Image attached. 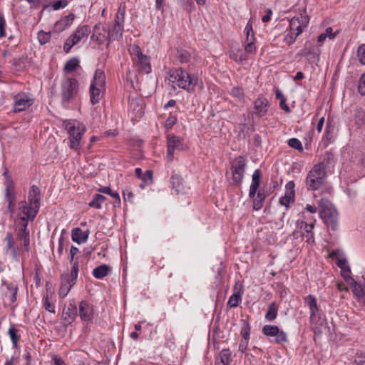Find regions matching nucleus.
<instances>
[{
	"label": "nucleus",
	"instance_id": "f257e3e1",
	"mask_svg": "<svg viewBox=\"0 0 365 365\" xmlns=\"http://www.w3.org/2000/svg\"><path fill=\"white\" fill-rule=\"evenodd\" d=\"M319 215L324 223L335 231L339 227V212L334 205L327 198H322L319 202Z\"/></svg>",
	"mask_w": 365,
	"mask_h": 365
},
{
	"label": "nucleus",
	"instance_id": "f03ea898",
	"mask_svg": "<svg viewBox=\"0 0 365 365\" xmlns=\"http://www.w3.org/2000/svg\"><path fill=\"white\" fill-rule=\"evenodd\" d=\"M289 30L284 36V42L287 45L292 44L297 38L302 33L303 30L307 27L309 22V17L306 14H300L299 16L292 17L288 21Z\"/></svg>",
	"mask_w": 365,
	"mask_h": 365
},
{
	"label": "nucleus",
	"instance_id": "7ed1b4c3",
	"mask_svg": "<svg viewBox=\"0 0 365 365\" xmlns=\"http://www.w3.org/2000/svg\"><path fill=\"white\" fill-rule=\"evenodd\" d=\"M169 81L179 88L188 92H193L197 83V78L189 74L182 68H172L169 71Z\"/></svg>",
	"mask_w": 365,
	"mask_h": 365
},
{
	"label": "nucleus",
	"instance_id": "20e7f679",
	"mask_svg": "<svg viewBox=\"0 0 365 365\" xmlns=\"http://www.w3.org/2000/svg\"><path fill=\"white\" fill-rule=\"evenodd\" d=\"M63 125L69 134L70 148L79 151L81 147V139L86 132L85 125L73 120H64Z\"/></svg>",
	"mask_w": 365,
	"mask_h": 365
},
{
	"label": "nucleus",
	"instance_id": "39448f33",
	"mask_svg": "<svg viewBox=\"0 0 365 365\" xmlns=\"http://www.w3.org/2000/svg\"><path fill=\"white\" fill-rule=\"evenodd\" d=\"M106 89V75L103 70L96 69L90 85L89 96L92 105L99 103Z\"/></svg>",
	"mask_w": 365,
	"mask_h": 365
},
{
	"label": "nucleus",
	"instance_id": "423d86ee",
	"mask_svg": "<svg viewBox=\"0 0 365 365\" xmlns=\"http://www.w3.org/2000/svg\"><path fill=\"white\" fill-rule=\"evenodd\" d=\"M324 163H319L308 173L305 184L309 190H317L325 182L327 173L324 170Z\"/></svg>",
	"mask_w": 365,
	"mask_h": 365
},
{
	"label": "nucleus",
	"instance_id": "0eeeda50",
	"mask_svg": "<svg viewBox=\"0 0 365 365\" xmlns=\"http://www.w3.org/2000/svg\"><path fill=\"white\" fill-rule=\"evenodd\" d=\"M302 219L297 221V229L301 234V236L305 239V242L309 245L314 242L313 229L314 227L315 220L313 217L305 216L304 211L301 213Z\"/></svg>",
	"mask_w": 365,
	"mask_h": 365
},
{
	"label": "nucleus",
	"instance_id": "6e6552de",
	"mask_svg": "<svg viewBox=\"0 0 365 365\" xmlns=\"http://www.w3.org/2000/svg\"><path fill=\"white\" fill-rule=\"evenodd\" d=\"M78 82L74 78H67L61 83L63 103H69L78 93Z\"/></svg>",
	"mask_w": 365,
	"mask_h": 365
},
{
	"label": "nucleus",
	"instance_id": "1a4fd4ad",
	"mask_svg": "<svg viewBox=\"0 0 365 365\" xmlns=\"http://www.w3.org/2000/svg\"><path fill=\"white\" fill-rule=\"evenodd\" d=\"M246 165V158L241 155L235 158L232 160L231 164V173L232 180H233L234 183L237 185L242 183L245 172Z\"/></svg>",
	"mask_w": 365,
	"mask_h": 365
},
{
	"label": "nucleus",
	"instance_id": "9d476101",
	"mask_svg": "<svg viewBox=\"0 0 365 365\" xmlns=\"http://www.w3.org/2000/svg\"><path fill=\"white\" fill-rule=\"evenodd\" d=\"M187 146L184 143L182 138L175 135H167V158L171 162L174 158L175 150H185Z\"/></svg>",
	"mask_w": 365,
	"mask_h": 365
},
{
	"label": "nucleus",
	"instance_id": "9b49d317",
	"mask_svg": "<svg viewBox=\"0 0 365 365\" xmlns=\"http://www.w3.org/2000/svg\"><path fill=\"white\" fill-rule=\"evenodd\" d=\"M14 111L21 112L31 106L34 101L30 96L25 93H20L14 96Z\"/></svg>",
	"mask_w": 365,
	"mask_h": 365
},
{
	"label": "nucleus",
	"instance_id": "f8f14e48",
	"mask_svg": "<svg viewBox=\"0 0 365 365\" xmlns=\"http://www.w3.org/2000/svg\"><path fill=\"white\" fill-rule=\"evenodd\" d=\"M5 242V252L9 255L14 260L19 259L18 245L16 244L14 238L11 232H6L4 238Z\"/></svg>",
	"mask_w": 365,
	"mask_h": 365
},
{
	"label": "nucleus",
	"instance_id": "ddd939ff",
	"mask_svg": "<svg viewBox=\"0 0 365 365\" xmlns=\"http://www.w3.org/2000/svg\"><path fill=\"white\" fill-rule=\"evenodd\" d=\"M91 38L92 41H96L99 45L103 44L107 40L109 42L110 41L108 31L101 24L95 25Z\"/></svg>",
	"mask_w": 365,
	"mask_h": 365
},
{
	"label": "nucleus",
	"instance_id": "4468645a",
	"mask_svg": "<svg viewBox=\"0 0 365 365\" xmlns=\"http://www.w3.org/2000/svg\"><path fill=\"white\" fill-rule=\"evenodd\" d=\"M304 302L309 309L311 323L312 324H317L319 308L316 297L312 294H309L304 297Z\"/></svg>",
	"mask_w": 365,
	"mask_h": 365
},
{
	"label": "nucleus",
	"instance_id": "2eb2a0df",
	"mask_svg": "<svg viewBox=\"0 0 365 365\" xmlns=\"http://www.w3.org/2000/svg\"><path fill=\"white\" fill-rule=\"evenodd\" d=\"M294 183L293 181H289L286 184L284 195L279 198V203L287 208L289 203L294 202Z\"/></svg>",
	"mask_w": 365,
	"mask_h": 365
},
{
	"label": "nucleus",
	"instance_id": "dca6fc26",
	"mask_svg": "<svg viewBox=\"0 0 365 365\" xmlns=\"http://www.w3.org/2000/svg\"><path fill=\"white\" fill-rule=\"evenodd\" d=\"M19 210L24 214L26 219L30 220L31 222L34 221L38 212V210L34 207L29 205V202L26 200H22L19 202Z\"/></svg>",
	"mask_w": 365,
	"mask_h": 365
},
{
	"label": "nucleus",
	"instance_id": "f3484780",
	"mask_svg": "<svg viewBox=\"0 0 365 365\" xmlns=\"http://www.w3.org/2000/svg\"><path fill=\"white\" fill-rule=\"evenodd\" d=\"M78 314L77 307L75 304L70 303L65 307L62 313V319L66 326L71 324Z\"/></svg>",
	"mask_w": 365,
	"mask_h": 365
},
{
	"label": "nucleus",
	"instance_id": "a211bd4d",
	"mask_svg": "<svg viewBox=\"0 0 365 365\" xmlns=\"http://www.w3.org/2000/svg\"><path fill=\"white\" fill-rule=\"evenodd\" d=\"M6 291L4 293V299L5 304L11 305L17 299L18 287L13 283L5 284Z\"/></svg>",
	"mask_w": 365,
	"mask_h": 365
},
{
	"label": "nucleus",
	"instance_id": "6ab92c4d",
	"mask_svg": "<svg viewBox=\"0 0 365 365\" xmlns=\"http://www.w3.org/2000/svg\"><path fill=\"white\" fill-rule=\"evenodd\" d=\"M41 201V191L36 185H32L28 194V202L31 206L39 210Z\"/></svg>",
	"mask_w": 365,
	"mask_h": 365
},
{
	"label": "nucleus",
	"instance_id": "aec40b11",
	"mask_svg": "<svg viewBox=\"0 0 365 365\" xmlns=\"http://www.w3.org/2000/svg\"><path fill=\"white\" fill-rule=\"evenodd\" d=\"M91 33L90 28L88 25H83L78 27L75 33L68 38L75 45L79 43L82 39L87 38Z\"/></svg>",
	"mask_w": 365,
	"mask_h": 365
},
{
	"label": "nucleus",
	"instance_id": "412c9836",
	"mask_svg": "<svg viewBox=\"0 0 365 365\" xmlns=\"http://www.w3.org/2000/svg\"><path fill=\"white\" fill-rule=\"evenodd\" d=\"M79 316L83 321H90L93 318V307L86 301L79 304Z\"/></svg>",
	"mask_w": 365,
	"mask_h": 365
},
{
	"label": "nucleus",
	"instance_id": "4be33fe9",
	"mask_svg": "<svg viewBox=\"0 0 365 365\" xmlns=\"http://www.w3.org/2000/svg\"><path fill=\"white\" fill-rule=\"evenodd\" d=\"M329 257L336 260V265L341 270L349 267L348 262L343 253L339 250H334L329 254Z\"/></svg>",
	"mask_w": 365,
	"mask_h": 365
},
{
	"label": "nucleus",
	"instance_id": "5701e85b",
	"mask_svg": "<svg viewBox=\"0 0 365 365\" xmlns=\"http://www.w3.org/2000/svg\"><path fill=\"white\" fill-rule=\"evenodd\" d=\"M269 106L268 101L263 96H259L254 101L255 113L262 116L267 111Z\"/></svg>",
	"mask_w": 365,
	"mask_h": 365
},
{
	"label": "nucleus",
	"instance_id": "b1692460",
	"mask_svg": "<svg viewBox=\"0 0 365 365\" xmlns=\"http://www.w3.org/2000/svg\"><path fill=\"white\" fill-rule=\"evenodd\" d=\"M172 189L177 194H183L186 191V187L184 185L183 178L179 175H173L170 178Z\"/></svg>",
	"mask_w": 365,
	"mask_h": 365
},
{
	"label": "nucleus",
	"instance_id": "393cba45",
	"mask_svg": "<svg viewBox=\"0 0 365 365\" xmlns=\"http://www.w3.org/2000/svg\"><path fill=\"white\" fill-rule=\"evenodd\" d=\"M262 173L259 169H257L254 171L252 176V182L250 187L249 197H253L257 193V191H259V187L260 184V178H261Z\"/></svg>",
	"mask_w": 365,
	"mask_h": 365
},
{
	"label": "nucleus",
	"instance_id": "a878e982",
	"mask_svg": "<svg viewBox=\"0 0 365 365\" xmlns=\"http://www.w3.org/2000/svg\"><path fill=\"white\" fill-rule=\"evenodd\" d=\"M234 289V294L230 297L227 302V306L230 307H237L242 300V295L243 294L242 286L240 285V287L237 289V283H236Z\"/></svg>",
	"mask_w": 365,
	"mask_h": 365
},
{
	"label": "nucleus",
	"instance_id": "bb28decb",
	"mask_svg": "<svg viewBox=\"0 0 365 365\" xmlns=\"http://www.w3.org/2000/svg\"><path fill=\"white\" fill-rule=\"evenodd\" d=\"M72 282L68 276H61V284L58 292L59 297L64 298L67 296L71 287L75 284Z\"/></svg>",
	"mask_w": 365,
	"mask_h": 365
},
{
	"label": "nucleus",
	"instance_id": "cd10ccee",
	"mask_svg": "<svg viewBox=\"0 0 365 365\" xmlns=\"http://www.w3.org/2000/svg\"><path fill=\"white\" fill-rule=\"evenodd\" d=\"M5 200H16L15 186L11 178H9L5 182Z\"/></svg>",
	"mask_w": 365,
	"mask_h": 365
},
{
	"label": "nucleus",
	"instance_id": "c85d7f7f",
	"mask_svg": "<svg viewBox=\"0 0 365 365\" xmlns=\"http://www.w3.org/2000/svg\"><path fill=\"white\" fill-rule=\"evenodd\" d=\"M110 41L121 37L123 33V25L115 22L113 26L108 31Z\"/></svg>",
	"mask_w": 365,
	"mask_h": 365
},
{
	"label": "nucleus",
	"instance_id": "c756f323",
	"mask_svg": "<svg viewBox=\"0 0 365 365\" xmlns=\"http://www.w3.org/2000/svg\"><path fill=\"white\" fill-rule=\"evenodd\" d=\"M265 197L266 194L262 190H259L257 194H255L253 197H250L253 200V208L255 210H259L262 207Z\"/></svg>",
	"mask_w": 365,
	"mask_h": 365
},
{
	"label": "nucleus",
	"instance_id": "7c9ffc66",
	"mask_svg": "<svg viewBox=\"0 0 365 365\" xmlns=\"http://www.w3.org/2000/svg\"><path fill=\"white\" fill-rule=\"evenodd\" d=\"M139 69L148 74L151 72V66L149 58L146 55H143L142 58H138Z\"/></svg>",
	"mask_w": 365,
	"mask_h": 365
},
{
	"label": "nucleus",
	"instance_id": "2f4dec72",
	"mask_svg": "<svg viewBox=\"0 0 365 365\" xmlns=\"http://www.w3.org/2000/svg\"><path fill=\"white\" fill-rule=\"evenodd\" d=\"M110 270V266H108L106 264H101V265L96 267L93 270V275L96 279H102L108 274V273L109 272Z\"/></svg>",
	"mask_w": 365,
	"mask_h": 365
},
{
	"label": "nucleus",
	"instance_id": "473e14b6",
	"mask_svg": "<svg viewBox=\"0 0 365 365\" xmlns=\"http://www.w3.org/2000/svg\"><path fill=\"white\" fill-rule=\"evenodd\" d=\"M75 19L73 14H69L66 16L63 19L56 22V27L58 29L63 30L68 26H70Z\"/></svg>",
	"mask_w": 365,
	"mask_h": 365
},
{
	"label": "nucleus",
	"instance_id": "72a5a7b5",
	"mask_svg": "<svg viewBox=\"0 0 365 365\" xmlns=\"http://www.w3.org/2000/svg\"><path fill=\"white\" fill-rule=\"evenodd\" d=\"M8 334L11 340L13 347L16 349L18 346V341L21 337L19 334V330L16 329L14 324H11L9 329Z\"/></svg>",
	"mask_w": 365,
	"mask_h": 365
},
{
	"label": "nucleus",
	"instance_id": "f704fd0d",
	"mask_svg": "<svg viewBox=\"0 0 365 365\" xmlns=\"http://www.w3.org/2000/svg\"><path fill=\"white\" fill-rule=\"evenodd\" d=\"M275 98L279 100V108L286 113H290L291 110L287 104V98L283 95L281 91L275 90Z\"/></svg>",
	"mask_w": 365,
	"mask_h": 365
},
{
	"label": "nucleus",
	"instance_id": "c9c22d12",
	"mask_svg": "<svg viewBox=\"0 0 365 365\" xmlns=\"http://www.w3.org/2000/svg\"><path fill=\"white\" fill-rule=\"evenodd\" d=\"M27 59L26 57H20L12 59L11 66L12 68L15 71H19L24 69L26 66Z\"/></svg>",
	"mask_w": 365,
	"mask_h": 365
},
{
	"label": "nucleus",
	"instance_id": "e433bc0d",
	"mask_svg": "<svg viewBox=\"0 0 365 365\" xmlns=\"http://www.w3.org/2000/svg\"><path fill=\"white\" fill-rule=\"evenodd\" d=\"M106 197L101 194H95L93 200L89 202L88 205L91 207L96 209H101L102 204L106 201Z\"/></svg>",
	"mask_w": 365,
	"mask_h": 365
},
{
	"label": "nucleus",
	"instance_id": "4c0bfd02",
	"mask_svg": "<svg viewBox=\"0 0 365 365\" xmlns=\"http://www.w3.org/2000/svg\"><path fill=\"white\" fill-rule=\"evenodd\" d=\"M230 355L231 352L229 349H222L215 361L220 364L230 365L231 362Z\"/></svg>",
	"mask_w": 365,
	"mask_h": 365
},
{
	"label": "nucleus",
	"instance_id": "58836bf2",
	"mask_svg": "<svg viewBox=\"0 0 365 365\" xmlns=\"http://www.w3.org/2000/svg\"><path fill=\"white\" fill-rule=\"evenodd\" d=\"M355 125L358 128L365 124V111L361 108L356 109L354 114Z\"/></svg>",
	"mask_w": 365,
	"mask_h": 365
},
{
	"label": "nucleus",
	"instance_id": "ea45409f",
	"mask_svg": "<svg viewBox=\"0 0 365 365\" xmlns=\"http://www.w3.org/2000/svg\"><path fill=\"white\" fill-rule=\"evenodd\" d=\"M230 94L239 103L245 101V93L243 89L239 86L233 87L231 90Z\"/></svg>",
	"mask_w": 365,
	"mask_h": 365
},
{
	"label": "nucleus",
	"instance_id": "a19ab883",
	"mask_svg": "<svg viewBox=\"0 0 365 365\" xmlns=\"http://www.w3.org/2000/svg\"><path fill=\"white\" fill-rule=\"evenodd\" d=\"M245 31L246 33V42L250 43L252 41V43H255V37L252 29V22L251 19L248 21Z\"/></svg>",
	"mask_w": 365,
	"mask_h": 365
},
{
	"label": "nucleus",
	"instance_id": "79ce46f5",
	"mask_svg": "<svg viewBox=\"0 0 365 365\" xmlns=\"http://www.w3.org/2000/svg\"><path fill=\"white\" fill-rule=\"evenodd\" d=\"M78 66L79 60L77 58H72L66 62L64 70L67 73H72L76 71Z\"/></svg>",
	"mask_w": 365,
	"mask_h": 365
},
{
	"label": "nucleus",
	"instance_id": "37998d69",
	"mask_svg": "<svg viewBox=\"0 0 365 365\" xmlns=\"http://www.w3.org/2000/svg\"><path fill=\"white\" fill-rule=\"evenodd\" d=\"M336 33H333V30L331 27H328L326 29L325 31L321 34L318 36V42L322 43L325 41V39L329 37L330 39L334 38L336 36Z\"/></svg>",
	"mask_w": 365,
	"mask_h": 365
},
{
	"label": "nucleus",
	"instance_id": "c03bdc74",
	"mask_svg": "<svg viewBox=\"0 0 365 365\" xmlns=\"http://www.w3.org/2000/svg\"><path fill=\"white\" fill-rule=\"evenodd\" d=\"M78 273V262H74L73 263V267L71 270L70 274H63L62 276H68L70 279V281L73 282L72 284H76Z\"/></svg>",
	"mask_w": 365,
	"mask_h": 365
},
{
	"label": "nucleus",
	"instance_id": "a18cd8bd",
	"mask_svg": "<svg viewBox=\"0 0 365 365\" xmlns=\"http://www.w3.org/2000/svg\"><path fill=\"white\" fill-rule=\"evenodd\" d=\"M352 287V291L354 295L358 297H363V284L357 283L354 279L349 283Z\"/></svg>",
	"mask_w": 365,
	"mask_h": 365
},
{
	"label": "nucleus",
	"instance_id": "49530a36",
	"mask_svg": "<svg viewBox=\"0 0 365 365\" xmlns=\"http://www.w3.org/2000/svg\"><path fill=\"white\" fill-rule=\"evenodd\" d=\"M177 58L180 63H186L190 60V54L185 49H178L177 51Z\"/></svg>",
	"mask_w": 365,
	"mask_h": 365
},
{
	"label": "nucleus",
	"instance_id": "de8ad7c7",
	"mask_svg": "<svg viewBox=\"0 0 365 365\" xmlns=\"http://www.w3.org/2000/svg\"><path fill=\"white\" fill-rule=\"evenodd\" d=\"M320 163H324V170L327 168H329L333 165L334 163V155L331 153L327 152L324 155L322 160Z\"/></svg>",
	"mask_w": 365,
	"mask_h": 365
},
{
	"label": "nucleus",
	"instance_id": "09e8293b",
	"mask_svg": "<svg viewBox=\"0 0 365 365\" xmlns=\"http://www.w3.org/2000/svg\"><path fill=\"white\" fill-rule=\"evenodd\" d=\"M98 191L102 193L108 194L115 199H117V205H120V198L117 192H113L109 187H102L98 189Z\"/></svg>",
	"mask_w": 365,
	"mask_h": 365
},
{
	"label": "nucleus",
	"instance_id": "8fccbe9b",
	"mask_svg": "<svg viewBox=\"0 0 365 365\" xmlns=\"http://www.w3.org/2000/svg\"><path fill=\"white\" fill-rule=\"evenodd\" d=\"M83 231L81 228L76 227L73 229L71 233L72 240L77 242L78 244L83 243Z\"/></svg>",
	"mask_w": 365,
	"mask_h": 365
},
{
	"label": "nucleus",
	"instance_id": "3c124183",
	"mask_svg": "<svg viewBox=\"0 0 365 365\" xmlns=\"http://www.w3.org/2000/svg\"><path fill=\"white\" fill-rule=\"evenodd\" d=\"M287 341V334L275 326V342L281 343Z\"/></svg>",
	"mask_w": 365,
	"mask_h": 365
},
{
	"label": "nucleus",
	"instance_id": "603ef678",
	"mask_svg": "<svg viewBox=\"0 0 365 365\" xmlns=\"http://www.w3.org/2000/svg\"><path fill=\"white\" fill-rule=\"evenodd\" d=\"M364 364L365 352L363 351H357L352 365H364Z\"/></svg>",
	"mask_w": 365,
	"mask_h": 365
},
{
	"label": "nucleus",
	"instance_id": "864d4df0",
	"mask_svg": "<svg viewBox=\"0 0 365 365\" xmlns=\"http://www.w3.org/2000/svg\"><path fill=\"white\" fill-rule=\"evenodd\" d=\"M51 39V34L49 32H45L43 31H40L38 33V40L40 44L43 45L48 43Z\"/></svg>",
	"mask_w": 365,
	"mask_h": 365
},
{
	"label": "nucleus",
	"instance_id": "5fc2aeb1",
	"mask_svg": "<svg viewBox=\"0 0 365 365\" xmlns=\"http://www.w3.org/2000/svg\"><path fill=\"white\" fill-rule=\"evenodd\" d=\"M288 145L292 148H294L300 152L303 150V147L301 141L296 138H290L288 140Z\"/></svg>",
	"mask_w": 365,
	"mask_h": 365
},
{
	"label": "nucleus",
	"instance_id": "6e6d98bb",
	"mask_svg": "<svg viewBox=\"0 0 365 365\" xmlns=\"http://www.w3.org/2000/svg\"><path fill=\"white\" fill-rule=\"evenodd\" d=\"M182 6L187 12L190 13L195 10V6L192 0H180Z\"/></svg>",
	"mask_w": 365,
	"mask_h": 365
},
{
	"label": "nucleus",
	"instance_id": "4d7b16f0",
	"mask_svg": "<svg viewBox=\"0 0 365 365\" xmlns=\"http://www.w3.org/2000/svg\"><path fill=\"white\" fill-rule=\"evenodd\" d=\"M350 274H351V268H350V267H346V269L341 270V277L349 284L351 282H352V280L354 279V278H352L351 277Z\"/></svg>",
	"mask_w": 365,
	"mask_h": 365
},
{
	"label": "nucleus",
	"instance_id": "13d9d810",
	"mask_svg": "<svg viewBox=\"0 0 365 365\" xmlns=\"http://www.w3.org/2000/svg\"><path fill=\"white\" fill-rule=\"evenodd\" d=\"M29 221H30V220L24 217H19L16 229L24 230L25 226V230H28Z\"/></svg>",
	"mask_w": 365,
	"mask_h": 365
},
{
	"label": "nucleus",
	"instance_id": "bf43d9fd",
	"mask_svg": "<svg viewBox=\"0 0 365 365\" xmlns=\"http://www.w3.org/2000/svg\"><path fill=\"white\" fill-rule=\"evenodd\" d=\"M17 238L19 240H24L26 237L30 236V232L29 230H25V227H24V230H19L16 229Z\"/></svg>",
	"mask_w": 365,
	"mask_h": 365
},
{
	"label": "nucleus",
	"instance_id": "052dcab7",
	"mask_svg": "<svg viewBox=\"0 0 365 365\" xmlns=\"http://www.w3.org/2000/svg\"><path fill=\"white\" fill-rule=\"evenodd\" d=\"M6 21L2 14L0 13V38L6 36Z\"/></svg>",
	"mask_w": 365,
	"mask_h": 365
},
{
	"label": "nucleus",
	"instance_id": "680f3d73",
	"mask_svg": "<svg viewBox=\"0 0 365 365\" xmlns=\"http://www.w3.org/2000/svg\"><path fill=\"white\" fill-rule=\"evenodd\" d=\"M177 118L174 115H170L165 122V127L167 130H170L176 123Z\"/></svg>",
	"mask_w": 365,
	"mask_h": 365
},
{
	"label": "nucleus",
	"instance_id": "e2e57ef3",
	"mask_svg": "<svg viewBox=\"0 0 365 365\" xmlns=\"http://www.w3.org/2000/svg\"><path fill=\"white\" fill-rule=\"evenodd\" d=\"M130 53L133 56H135L138 58H142V56L144 55L142 51L141 48L138 45H133L130 49Z\"/></svg>",
	"mask_w": 365,
	"mask_h": 365
},
{
	"label": "nucleus",
	"instance_id": "0e129e2a",
	"mask_svg": "<svg viewBox=\"0 0 365 365\" xmlns=\"http://www.w3.org/2000/svg\"><path fill=\"white\" fill-rule=\"evenodd\" d=\"M67 5L68 1L66 0H58L53 4L52 6L53 10L57 11L65 8Z\"/></svg>",
	"mask_w": 365,
	"mask_h": 365
},
{
	"label": "nucleus",
	"instance_id": "69168bd1",
	"mask_svg": "<svg viewBox=\"0 0 365 365\" xmlns=\"http://www.w3.org/2000/svg\"><path fill=\"white\" fill-rule=\"evenodd\" d=\"M358 57L359 61L365 65V44L361 45L358 48Z\"/></svg>",
	"mask_w": 365,
	"mask_h": 365
},
{
	"label": "nucleus",
	"instance_id": "338daca9",
	"mask_svg": "<svg viewBox=\"0 0 365 365\" xmlns=\"http://www.w3.org/2000/svg\"><path fill=\"white\" fill-rule=\"evenodd\" d=\"M358 90L361 95L365 96V73L360 78Z\"/></svg>",
	"mask_w": 365,
	"mask_h": 365
},
{
	"label": "nucleus",
	"instance_id": "774afa93",
	"mask_svg": "<svg viewBox=\"0 0 365 365\" xmlns=\"http://www.w3.org/2000/svg\"><path fill=\"white\" fill-rule=\"evenodd\" d=\"M262 333L265 336H274V326L265 325L262 328Z\"/></svg>",
	"mask_w": 365,
	"mask_h": 365
}]
</instances>
